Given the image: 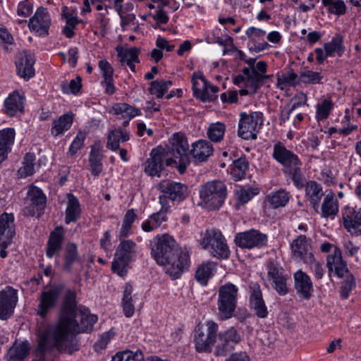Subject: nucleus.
Returning <instances> with one entry per match:
<instances>
[{"instance_id": "f257e3e1", "label": "nucleus", "mask_w": 361, "mask_h": 361, "mask_svg": "<svg viewBox=\"0 0 361 361\" xmlns=\"http://www.w3.org/2000/svg\"><path fill=\"white\" fill-rule=\"evenodd\" d=\"M151 255L158 264L166 267V273L173 279L179 278L190 264L188 253L180 251L174 238L169 234L153 239Z\"/></svg>"}, {"instance_id": "f03ea898", "label": "nucleus", "mask_w": 361, "mask_h": 361, "mask_svg": "<svg viewBox=\"0 0 361 361\" xmlns=\"http://www.w3.org/2000/svg\"><path fill=\"white\" fill-rule=\"evenodd\" d=\"M97 317L89 314L87 311L80 312L76 318L72 319L63 328L66 330V338L62 336H56L49 340L44 348V361L47 351L52 348L57 349L59 352L72 354L79 349L78 341L73 333H81L91 331L92 326L97 322Z\"/></svg>"}, {"instance_id": "7ed1b4c3", "label": "nucleus", "mask_w": 361, "mask_h": 361, "mask_svg": "<svg viewBox=\"0 0 361 361\" xmlns=\"http://www.w3.org/2000/svg\"><path fill=\"white\" fill-rule=\"evenodd\" d=\"M76 293L67 289L63 300L61 315L59 322L54 325L48 326L43 331L39 332V343L35 350L36 359L34 361H44V348L49 340L56 336L66 338V330L63 329L72 319L76 318Z\"/></svg>"}, {"instance_id": "20e7f679", "label": "nucleus", "mask_w": 361, "mask_h": 361, "mask_svg": "<svg viewBox=\"0 0 361 361\" xmlns=\"http://www.w3.org/2000/svg\"><path fill=\"white\" fill-rule=\"evenodd\" d=\"M272 156L283 166V173L293 180L297 187L303 183L305 178L301 171L302 163L295 154L278 142L274 146Z\"/></svg>"}, {"instance_id": "39448f33", "label": "nucleus", "mask_w": 361, "mask_h": 361, "mask_svg": "<svg viewBox=\"0 0 361 361\" xmlns=\"http://www.w3.org/2000/svg\"><path fill=\"white\" fill-rule=\"evenodd\" d=\"M226 195V186L221 180L208 181L200 188V204L209 211L219 209L224 204Z\"/></svg>"}, {"instance_id": "423d86ee", "label": "nucleus", "mask_w": 361, "mask_h": 361, "mask_svg": "<svg viewBox=\"0 0 361 361\" xmlns=\"http://www.w3.org/2000/svg\"><path fill=\"white\" fill-rule=\"evenodd\" d=\"M238 288L231 282L219 287L218 290L217 307L219 317L226 320L234 315L238 303Z\"/></svg>"}, {"instance_id": "0eeeda50", "label": "nucleus", "mask_w": 361, "mask_h": 361, "mask_svg": "<svg viewBox=\"0 0 361 361\" xmlns=\"http://www.w3.org/2000/svg\"><path fill=\"white\" fill-rule=\"evenodd\" d=\"M171 153L173 159H166V165L178 164V170L180 174H183L190 162L189 157L190 151L187 137L181 133H176L171 139Z\"/></svg>"}, {"instance_id": "6e6552de", "label": "nucleus", "mask_w": 361, "mask_h": 361, "mask_svg": "<svg viewBox=\"0 0 361 361\" xmlns=\"http://www.w3.org/2000/svg\"><path fill=\"white\" fill-rule=\"evenodd\" d=\"M219 326L212 320L200 324L195 330L194 342L198 352L209 353L216 342Z\"/></svg>"}, {"instance_id": "1a4fd4ad", "label": "nucleus", "mask_w": 361, "mask_h": 361, "mask_svg": "<svg viewBox=\"0 0 361 361\" xmlns=\"http://www.w3.org/2000/svg\"><path fill=\"white\" fill-rule=\"evenodd\" d=\"M135 243L130 240H122L120 243L111 264V269L114 273L120 276L126 275L127 267L135 253Z\"/></svg>"}, {"instance_id": "9d476101", "label": "nucleus", "mask_w": 361, "mask_h": 361, "mask_svg": "<svg viewBox=\"0 0 361 361\" xmlns=\"http://www.w3.org/2000/svg\"><path fill=\"white\" fill-rule=\"evenodd\" d=\"M263 124V114L254 111L240 114L238 135L244 140H255Z\"/></svg>"}, {"instance_id": "9b49d317", "label": "nucleus", "mask_w": 361, "mask_h": 361, "mask_svg": "<svg viewBox=\"0 0 361 361\" xmlns=\"http://www.w3.org/2000/svg\"><path fill=\"white\" fill-rule=\"evenodd\" d=\"M157 189L161 192L159 199L162 207L168 204V200L181 202L188 195V187L185 184L171 180H161Z\"/></svg>"}, {"instance_id": "f8f14e48", "label": "nucleus", "mask_w": 361, "mask_h": 361, "mask_svg": "<svg viewBox=\"0 0 361 361\" xmlns=\"http://www.w3.org/2000/svg\"><path fill=\"white\" fill-rule=\"evenodd\" d=\"M204 249L211 247V252L215 257L228 258L230 255L228 247L221 233L216 230L207 231L201 241Z\"/></svg>"}, {"instance_id": "ddd939ff", "label": "nucleus", "mask_w": 361, "mask_h": 361, "mask_svg": "<svg viewBox=\"0 0 361 361\" xmlns=\"http://www.w3.org/2000/svg\"><path fill=\"white\" fill-rule=\"evenodd\" d=\"M65 286L60 284L41 293L39 298V304L36 308L37 314L42 318L47 317L56 305L57 300L61 294Z\"/></svg>"}, {"instance_id": "4468645a", "label": "nucleus", "mask_w": 361, "mask_h": 361, "mask_svg": "<svg viewBox=\"0 0 361 361\" xmlns=\"http://www.w3.org/2000/svg\"><path fill=\"white\" fill-rule=\"evenodd\" d=\"M249 306L257 317L260 319L267 317L268 309L263 298L260 286L257 283H251L249 286Z\"/></svg>"}, {"instance_id": "2eb2a0df", "label": "nucleus", "mask_w": 361, "mask_h": 361, "mask_svg": "<svg viewBox=\"0 0 361 361\" xmlns=\"http://www.w3.org/2000/svg\"><path fill=\"white\" fill-rule=\"evenodd\" d=\"M50 25L51 17L48 10L44 7L38 8L28 23L29 29L39 36L47 35Z\"/></svg>"}, {"instance_id": "dca6fc26", "label": "nucleus", "mask_w": 361, "mask_h": 361, "mask_svg": "<svg viewBox=\"0 0 361 361\" xmlns=\"http://www.w3.org/2000/svg\"><path fill=\"white\" fill-rule=\"evenodd\" d=\"M267 240L266 235L254 229L239 233L235 238V242L238 246L247 249L262 247L266 245Z\"/></svg>"}, {"instance_id": "f3484780", "label": "nucleus", "mask_w": 361, "mask_h": 361, "mask_svg": "<svg viewBox=\"0 0 361 361\" xmlns=\"http://www.w3.org/2000/svg\"><path fill=\"white\" fill-rule=\"evenodd\" d=\"M17 302V290L11 286L0 291V319L6 320L11 317Z\"/></svg>"}, {"instance_id": "a211bd4d", "label": "nucleus", "mask_w": 361, "mask_h": 361, "mask_svg": "<svg viewBox=\"0 0 361 361\" xmlns=\"http://www.w3.org/2000/svg\"><path fill=\"white\" fill-rule=\"evenodd\" d=\"M16 234L14 216L4 212L0 215V246L8 247Z\"/></svg>"}, {"instance_id": "6ab92c4d", "label": "nucleus", "mask_w": 361, "mask_h": 361, "mask_svg": "<svg viewBox=\"0 0 361 361\" xmlns=\"http://www.w3.org/2000/svg\"><path fill=\"white\" fill-rule=\"evenodd\" d=\"M25 96L18 91H13L10 93L4 102L5 114L10 116H18L24 111Z\"/></svg>"}, {"instance_id": "aec40b11", "label": "nucleus", "mask_w": 361, "mask_h": 361, "mask_svg": "<svg viewBox=\"0 0 361 361\" xmlns=\"http://www.w3.org/2000/svg\"><path fill=\"white\" fill-rule=\"evenodd\" d=\"M165 159V153L161 148L153 149L150 153V157L145 163V171L150 176L160 177V173L164 169V161Z\"/></svg>"}, {"instance_id": "412c9836", "label": "nucleus", "mask_w": 361, "mask_h": 361, "mask_svg": "<svg viewBox=\"0 0 361 361\" xmlns=\"http://www.w3.org/2000/svg\"><path fill=\"white\" fill-rule=\"evenodd\" d=\"M268 276L271 280L272 287L280 295H285L288 293L287 280L288 276L284 274L283 270L271 264L268 267Z\"/></svg>"}, {"instance_id": "4be33fe9", "label": "nucleus", "mask_w": 361, "mask_h": 361, "mask_svg": "<svg viewBox=\"0 0 361 361\" xmlns=\"http://www.w3.org/2000/svg\"><path fill=\"white\" fill-rule=\"evenodd\" d=\"M293 256L304 262L314 261V256L310 251V245L305 235H301L295 239L291 244Z\"/></svg>"}, {"instance_id": "5701e85b", "label": "nucleus", "mask_w": 361, "mask_h": 361, "mask_svg": "<svg viewBox=\"0 0 361 361\" xmlns=\"http://www.w3.org/2000/svg\"><path fill=\"white\" fill-rule=\"evenodd\" d=\"M326 266L329 271H334L339 278H344L350 273L345 262L343 259L341 250L338 247H334V252L327 256Z\"/></svg>"}, {"instance_id": "b1692460", "label": "nucleus", "mask_w": 361, "mask_h": 361, "mask_svg": "<svg viewBox=\"0 0 361 361\" xmlns=\"http://www.w3.org/2000/svg\"><path fill=\"white\" fill-rule=\"evenodd\" d=\"M295 288L303 299L312 297L313 285L310 277L302 270H298L293 275Z\"/></svg>"}, {"instance_id": "393cba45", "label": "nucleus", "mask_w": 361, "mask_h": 361, "mask_svg": "<svg viewBox=\"0 0 361 361\" xmlns=\"http://www.w3.org/2000/svg\"><path fill=\"white\" fill-rule=\"evenodd\" d=\"M35 60L33 56L27 51L20 54L18 61L16 63L18 75L25 80H29L35 75L33 65Z\"/></svg>"}, {"instance_id": "a878e982", "label": "nucleus", "mask_w": 361, "mask_h": 361, "mask_svg": "<svg viewBox=\"0 0 361 361\" xmlns=\"http://www.w3.org/2000/svg\"><path fill=\"white\" fill-rule=\"evenodd\" d=\"M245 34L250 39L248 46L250 51L259 52L267 47L268 44L264 40V36L266 35L264 30L255 27H250L246 30Z\"/></svg>"}, {"instance_id": "bb28decb", "label": "nucleus", "mask_w": 361, "mask_h": 361, "mask_svg": "<svg viewBox=\"0 0 361 361\" xmlns=\"http://www.w3.org/2000/svg\"><path fill=\"white\" fill-rule=\"evenodd\" d=\"M64 240L63 229L61 226H57L50 233L47 244L46 255L49 258L53 257L58 254L62 248Z\"/></svg>"}, {"instance_id": "cd10ccee", "label": "nucleus", "mask_w": 361, "mask_h": 361, "mask_svg": "<svg viewBox=\"0 0 361 361\" xmlns=\"http://www.w3.org/2000/svg\"><path fill=\"white\" fill-rule=\"evenodd\" d=\"M208 81L200 72H195L192 75V85L193 94L196 98L203 102L214 101L213 96H209L207 93V85Z\"/></svg>"}, {"instance_id": "c85d7f7f", "label": "nucleus", "mask_w": 361, "mask_h": 361, "mask_svg": "<svg viewBox=\"0 0 361 361\" xmlns=\"http://www.w3.org/2000/svg\"><path fill=\"white\" fill-rule=\"evenodd\" d=\"M343 226L349 231L354 232L361 226V207H345L343 212Z\"/></svg>"}, {"instance_id": "c756f323", "label": "nucleus", "mask_w": 361, "mask_h": 361, "mask_svg": "<svg viewBox=\"0 0 361 361\" xmlns=\"http://www.w3.org/2000/svg\"><path fill=\"white\" fill-rule=\"evenodd\" d=\"M190 154L195 161H205L214 151L212 145L207 140H200L192 145Z\"/></svg>"}, {"instance_id": "7c9ffc66", "label": "nucleus", "mask_w": 361, "mask_h": 361, "mask_svg": "<svg viewBox=\"0 0 361 361\" xmlns=\"http://www.w3.org/2000/svg\"><path fill=\"white\" fill-rule=\"evenodd\" d=\"M28 196L32 202V205L26 208L27 215H35V208L37 211H41L44 209L46 204V196L42 190L35 186H32L28 190Z\"/></svg>"}, {"instance_id": "2f4dec72", "label": "nucleus", "mask_w": 361, "mask_h": 361, "mask_svg": "<svg viewBox=\"0 0 361 361\" xmlns=\"http://www.w3.org/2000/svg\"><path fill=\"white\" fill-rule=\"evenodd\" d=\"M15 130L5 128L0 130V164L5 161L14 142Z\"/></svg>"}, {"instance_id": "473e14b6", "label": "nucleus", "mask_w": 361, "mask_h": 361, "mask_svg": "<svg viewBox=\"0 0 361 361\" xmlns=\"http://www.w3.org/2000/svg\"><path fill=\"white\" fill-rule=\"evenodd\" d=\"M305 195L317 212L322 197L324 196L322 186L315 181H309L305 185Z\"/></svg>"}, {"instance_id": "72a5a7b5", "label": "nucleus", "mask_w": 361, "mask_h": 361, "mask_svg": "<svg viewBox=\"0 0 361 361\" xmlns=\"http://www.w3.org/2000/svg\"><path fill=\"white\" fill-rule=\"evenodd\" d=\"M322 216L334 219L338 213V201L334 193L330 192L324 198L321 209Z\"/></svg>"}, {"instance_id": "f704fd0d", "label": "nucleus", "mask_w": 361, "mask_h": 361, "mask_svg": "<svg viewBox=\"0 0 361 361\" xmlns=\"http://www.w3.org/2000/svg\"><path fill=\"white\" fill-rule=\"evenodd\" d=\"M243 73L245 76V87L250 90V94H254L262 86L264 80L269 77V75L257 74L250 71V68H243Z\"/></svg>"}, {"instance_id": "c9c22d12", "label": "nucleus", "mask_w": 361, "mask_h": 361, "mask_svg": "<svg viewBox=\"0 0 361 361\" xmlns=\"http://www.w3.org/2000/svg\"><path fill=\"white\" fill-rule=\"evenodd\" d=\"M130 139L128 132L125 129L118 128L109 130L107 136V148L116 151L119 149L120 142H124Z\"/></svg>"}, {"instance_id": "e433bc0d", "label": "nucleus", "mask_w": 361, "mask_h": 361, "mask_svg": "<svg viewBox=\"0 0 361 361\" xmlns=\"http://www.w3.org/2000/svg\"><path fill=\"white\" fill-rule=\"evenodd\" d=\"M81 209L79 200L73 194L68 195L67 207L66 209V224L76 221L80 216Z\"/></svg>"}, {"instance_id": "4c0bfd02", "label": "nucleus", "mask_w": 361, "mask_h": 361, "mask_svg": "<svg viewBox=\"0 0 361 361\" xmlns=\"http://www.w3.org/2000/svg\"><path fill=\"white\" fill-rule=\"evenodd\" d=\"M73 121V115L72 113L64 114L58 119L54 120L52 123L51 133L55 137L63 134L68 130L72 126Z\"/></svg>"}, {"instance_id": "58836bf2", "label": "nucleus", "mask_w": 361, "mask_h": 361, "mask_svg": "<svg viewBox=\"0 0 361 361\" xmlns=\"http://www.w3.org/2000/svg\"><path fill=\"white\" fill-rule=\"evenodd\" d=\"M30 350L28 342L15 343L8 350V361H23L29 354Z\"/></svg>"}, {"instance_id": "ea45409f", "label": "nucleus", "mask_w": 361, "mask_h": 361, "mask_svg": "<svg viewBox=\"0 0 361 361\" xmlns=\"http://www.w3.org/2000/svg\"><path fill=\"white\" fill-rule=\"evenodd\" d=\"M133 287L130 283L126 284L122 298V306L126 317H130L134 314L135 307L133 302L135 301V295H133Z\"/></svg>"}, {"instance_id": "a19ab883", "label": "nucleus", "mask_w": 361, "mask_h": 361, "mask_svg": "<svg viewBox=\"0 0 361 361\" xmlns=\"http://www.w3.org/2000/svg\"><path fill=\"white\" fill-rule=\"evenodd\" d=\"M109 112L114 115H121L122 117H128L129 119L140 115L141 111L127 103H116L110 109Z\"/></svg>"}, {"instance_id": "79ce46f5", "label": "nucleus", "mask_w": 361, "mask_h": 361, "mask_svg": "<svg viewBox=\"0 0 361 361\" xmlns=\"http://www.w3.org/2000/svg\"><path fill=\"white\" fill-rule=\"evenodd\" d=\"M216 264L211 262H203L200 264L195 271V279L202 285L207 284L209 279L213 275Z\"/></svg>"}, {"instance_id": "37998d69", "label": "nucleus", "mask_w": 361, "mask_h": 361, "mask_svg": "<svg viewBox=\"0 0 361 361\" xmlns=\"http://www.w3.org/2000/svg\"><path fill=\"white\" fill-rule=\"evenodd\" d=\"M334 106V104L330 98L322 99L315 106V118L317 121H322L327 119Z\"/></svg>"}, {"instance_id": "c03bdc74", "label": "nucleus", "mask_w": 361, "mask_h": 361, "mask_svg": "<svg viewBox=\"0 0 361 361\" xmlns=\"http://www.w3.org/2000/svg\"><path fill=\"white\" fill-rule=\"evenodd\" d=\"M267 201L273 208L284 207L290 200V194L283 189L270 193L267 196Z\"/></svg>"}, {"instance_id": "a18cd8bd", "label": "nucleus", "mask_w": 361, "mask_h": 361, "mask_svg": "<svg viewBox=\"0 0 361 361\" xmlns=\"http://www.w3.org/2000/svg\"><path fill=\"white\" fill-rule=\"evenodd\" d=\"M102 153L99 148L92 147L89 156L91 173L94 176H98L102 171Z\"/></svg>"}, {"instance_id": "49530a36", "label": "nucleus", "mask_w": 361, "mask_h": 361, "mask_svg": "<svg viewBox=\"0 0 361 361\" xmlns=\"http://www.w3.org/2000/svg\"><path fill=\"white\" fill-rule=\"evenodd\" d=\"M166 221V212L160 210L157 213L152 214L149 219L144 221L142 224V228L146 232H150L159 227L162 222Z\"/></svg>"}, {"instance_id": "de8ad7c7", "label": "nucleus", "mask_w": 361, "mask_h": 361, "mask_svg": "<svg viewBox=\"0 0 361 361\" xmlns=\"http://www.w3.org/2000/svg\"><path fill=\"white\" fill-rule=\"evenodd\" d=\"M276 86L281 90H283L287 85L295 86L298 83L299 75L294 73L291 69L276 75Z\"/></svg>"}, {"instance_id": "09e8293b", "label": "nucleus", "mask_w": 361, "mask_h": 361, "mask_svg": "<svg viewBox=\"0 0 361 361\" xmlns=\"http://www.w3.org/2000/svg\"><path fill=\"white\" fill-rule=\"evenodd\" d=\"M78 259L77 245L73 243H68L66 246L64 254V263L63 269L70 271L73 264Z\"/></svg>"}, {"instance_id": "8fccbe9b", "label": "nucleus", "mask_w": 361, "mask_h": 361, "mask_svg": "<svg viewBox=\"0 0 361 361\" xmlns=\"http://www.w3.org/2000/svg\"><path fill=\"white\" fill-rule=\"evenodd\" d=\"M248 161L245 157H240L233 162L231 174L236 181L241 180L245 176L248 169Z\"/></svg>"}, {"instance_id": "3c124183", "label": "nucleus", "mask_w": 361, "mask_h": 361, "mask_svg": "<svg viewBox=\"0 0 361 361\" xmlns=\"http://www.w3.org/2000/svg\"><path fill=\"white\" fill-rule=\"evenodd\" d=\"M322 79L323 76L320 72L313 71L306 67L300 71L299 75V80L303 83L321 84Z\"/></svg>"}, {"instance_id": "603ef678", "label": "nucleus", "mask_w": 361, "mask_h": 361, "mask_svg": "<svg viewBox=\"0 0 361 361\" xmlns=\"http://www.w3.org/2000/svg\"><path fill=\"white\" fill-rule=\"evenodd\" d=\"M35 156L32 153H27L23 161V166L18 169L20 178L32 176L35 173Z\"/></svg>"}, {"instance_id": "864d4df0", "label": "nucleus", "mask_w": 361, "mask_h": 361, "mask_svg": "<svg viewBox=\"0 0 361 361\" xmlns=\"http://www.w3.org/2000/svg\"><path fill=\"white\" fill-rule=\"evenodd\" d=\"M172 85L171 80H154L150 83L149 91L152 94L156 95L157 98L161 99Z\"/></svg>"}, {"instance_id": "5fc2aeb1", "label": "nucleus", "mask_w": 361, "mask_h": 361, "mask_svg": "<svg viewBox=\"0 0 361 361\" xmlns=\"http://www.w3.org/2000/svg\"><path fill=\"white\" fill-rule=\"evenodd\" d=\"M111 361H145L143 353L137 350L135 352L125 350L117 353Z\"/></svg>"}, {"instance_id": "6e6d98bb", "label": "nucleus", "mask_w": 361, "mask_h": 361, "mask_svg": "<svg viewBox=\"0 0 361 361\" xmlns=\"http://www.w3.org/2000/svg\"><path fill=\"white\" fill-rule=\"evenodd\" d=\"M330 13L342 16L346 13V6L343 0H322Z\"/></svg>"}, {"instance_id": "4d7b16f0", "label": "nucleus", "mask_w": 361, "mask_h": 361, "mask_svg": "<svg viewBox=\"0 0 361 361\" xmlns=\"http://www.w3.org/2000/svg\"><path fill=\"white\" fill-rule=\"evenodd\" d=\"M226 127L223 123H212L207 130V136L210 140L215 142H220L224 135Z\"/></svg>"}, {"instance_id": "13d9d810", "label": "nucleus", "mask_w": 361, "mask_h": 361, "mask_svg": "<svg viewBox=\"0 0 361 361\" xmlns=\"http://www.w3.org/2000/svg\"><path fill=\"white\" fill-rule=\"evenodd\" d=\"M216 344L214 348V354L216 356H226L234 350L235 347L231 344L220 334L217 335Z\"/></svg>"}, {"instance_id": "bf43d9fd", "label": "nucleus", "mask_w": 361, "mask_h": 361, "mask_svg": "<svg viewBox=\"0 0 361 361\" xmlns=\"http://www.w3.org/2000/svg\"><path fill=\"white\" fill-rule=\"evenodd\" d=\"M116 51L123 63L130 61H139L138 49L135 47L126 49L125 50L122 48L117 47Z\"/></svg>"}, {"instance_id": "052dcab7", "label": "nucleus", "mask_w": 361, "mask_h": 361, "mask_svg": "<svg viewBox=\"0 0 361 361\" xmlns=\"http://www.w3.org/2000/svg\"><path fill=\"white\" fill-rule=\"evenodd\" d=\"M60 87L63 93L75 94L79 92L82 87L81 78L78 76L75 80H71L69 82L63 81Z\"/></svg>"}, {"instance_id": "680f3d73", "label": "nucleus", "mask_w": 361, "mask_h": 361, "mask_svg": "<svg viewBox=\"0 0 361 361\" xmlns=\"http://www.w3.org/2000/svg\"><path fill=\"white\" fill-rule=\"evenodd\" d=\"M123 0H114V8L117 11L119 17L121 18V26L124 27L135 19V15L133 13L123 15Z\"/></svg>"}, {"instance_id": "e2e57ef3", "label": "nucleus", "mask_w": 361, "mask_h": 361, "mask_svg": "<svg viewBox=\"0 0 361 361\" xmlns=\"http://www.w3.org/2000/svg\"><path fill=\"white\" fill-rule=\"evenodd\" d=\"M343 279H345L342 282L340 293L343 299H347L349 297L350 293L355 286V281L354 276L350 273L346 274Z\"/></svg>"}, {"instance_id": "0e129e2a", "label": "nucleus", "mask_w": 361, "mask_h": 361, "mask_svg": "<svg viewBox=\"0 0 361 361\" xmlns=\"http://www.w3.org/2000/svg\"><path fill=\"white\" fill-rule=\"evenodd\" d=\"M326 56H331L334 52L341 54L344 51L342 39L340 37L333 38L331 42L324 45Z\"/></svg>"}, {"instance_id": "69168bd1", "label": "nucleus", "mask_w": 361, "mask_h": 361, "mask_svg": "<svg viewBox=\"0 0 361 361\" xmlns=\"http://www.w3.org/2000/svg\"><path fill=\"white\" fill-rule=\"evenodd\" d=\"M219 334L234 347L241 341L240 334L233 326H231L227 330L220 332Z\"/></svg>"}, {"instance_id": "338daca9", "label": "nucleus", "mask_w": 361, "mask_h": 361, "mask_svg": "<svg viewBox=\"0 0 361 361\" xmlns=\"http://www.w3.org/2000/svg\"><path fill=\"white\" fill-rule=\"evenodd\" d=\"M307 98L306 94L300 92L293 97L290 103L286 106H288V108L293 112L300 107L307 106Z\"/></svg>"}, {"instance_id": "774afa93", "label": "nucleus", "mask_w": 361, "mask_h": 361, "mask_svg": "<svg viewBox=\"0 0 361 361\" xmlns=\"http://www.w3.org/2000/svg\"><path fill=\"white\" fill-rule=\"evenodd\" d=\"M85 137H86L85 133L80 131L77 134L76 137L74 138L73 141L72 142V143L69 147L68 153L71 156H73L74 154H75L77 153V152L82 147Z\"/></svg>"}]
</instances>
